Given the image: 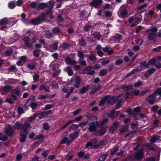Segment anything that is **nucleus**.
<instances>
[{
	"label": "nucleus",
	"mask_w": 161,
	"mask_h": 161,
	"mask_svg": "<svg viewBox=\"0 0 161 161\" xmlns=\"http://www.w3.org/2000/svg\"><path fill=\"white\" fill-rule=\"evenodd\" d=\"M158 29L155 27H153L149 29H147L146 32L147 33V38L149 41L156 42L157 39L156 32Z\"/></svg>",
	"instance_id": "nucleus-1"
},
{
	"label": "nucleus",
	"mask_w": 161,
	"mask_h": 161,
	"mask_svg": "<svg viewBox=\"0 0 161 161\" xmlns=\"http://www.w3.org/2000/svg\"><path fill=\"white\" fill-rule=\"evenodd\" d=\"M46 17V15L44 13H42L36 18L31 19V22L32 24L38 25L45 21Z\"/></svg>",
	"instance_id": "nucleus-2"
},
{
	"label": "nucleus",
	"mask_w": 161,
	"mask_h": 161,
	"mask_svg": "<svg viewBox=\"0 0 161 161\" xmlns=\"http://www.w3.org/2000/svg\"><path fill=\"white\" fill-rule=\"evenodd\" d=\"M127 4H125L122 5L120 8L118 12L119 16L122 18L125 17L128 14V11L127 9L128 8Z\"/></svg>",
	"instance_id": "nucleus-3"
},
{
	"label": "nucleus",
	"mask_w": 161,
	"mask_h": 161,
	"mask_svg": "<svg viewBox=\"0 0 161 161\" xmlns=\"http://www.w3.org/2000/svg\"><path fill=\"white\" fill-rule=\"evenodd\" d=\"M4 129L6 133L9 136L12 135L15 131L14 127L9 125H7Z\"/></svg>",
	"instance_id": "nucleus-4"
},
{
	"label": "nucleus",
	"mask_w": 161,
	"mask_h": 161,
	"mask_svg": "<svg viewBox=\"0 0 161 161\" xmlns=\"http://www.w3.org/2000/svg\"><path fill=\"white\" fill-rule=\"evenodd\" d=\"M88 128L89 132H94L97 129V127L98 126V123L93 122L89 124Z\"/></svg>",
	"instance_id": "nucleus-5"
},
{
	"label": "nucleus",
	"mask_w": 161,
	"mask_h": 161,
	"mask_svg": "<svg viewBox=\"0 0 161 161\" xmlns=\"http://www.w3.org/2000/svg\"><path fill=\"white\" fill-rule=\"evenodd\" d=\"M156 99V96L153 93L149 95L147 98L146 100L150 104H153L155 103Z\"/></svg>",
	"instance_id": "nucleus-6"
},
{
	"label": "nucleus",
	"mask_w": 161,
	"mask_h": 161,
	"mask_svg": "<svg viewBox=\"0 0 161 161\" xmlns=\"http://www.w3.org/2000/svg\"><path fill=\"white\" fill-rule=\"evenodd\" d=\"M92 66L86 67L83 70V72L89 75H92L94 74L95 71L94 70H92Z\"/></svg>",
	"instance_id": "nucleus-7"
},
{
	"label": "nucleus",
	"mask_w": 161,
	"mask_h": 161,
	"mask_svg": "<svg viewBox=\"0 0 161 161\" xmlns=\"http://www.w3.org/2000/svg\"><path fill=\"white\" fill-rule=\"evenodd\" d=\"M149 67L148 63L144 61L140 63V65L136 69H138V71L142 70L143 68H148Z\"/></svg>",
	"instance_id": "nucleus-8"
},
{
	"label": "nucleus",
	"mask_w": 161,
	"mask_h": 161,
	"mask_svg": "<svg viewBox=\"0 0 161 161\" xmlns=\"http://www.w3.org/2000/svg\"><path fill=\"white\" fill-rule=\"evenodd\" d=\"M79 132V130L75 131L74 133H71L69 135V142H71L74 139L77 138L78 136Z\"/></svg>",
	"instance_id": "nucleus-9"
},
{
	"label": "nucleus",
	"mask_w": 161,
	"mask_h": 161,
	"mask_svg": "<svg viewBox=\"0 0 161 161\" xmlns=\"http://www.w3.org/2000/svg\"><path fill=\"white\" fill-rule=\"evenodd\" d=\"M75 87H76L75 83L74 82V81L71 80L68 85V92H70V93H72L73 92V90Z\"/></svg>",
	"instance_id": "nucleus-10"
},
{
	"label": "nucleus",
	"mask_w": 161,
	"mask_h": 161,
	"mask_svg": "<svg viewBox=\"0 0 161 161\" xmlns=\"http://www.w3.org/2000/svg\"><path fill=\"white\" fill-rule=\"evenodd\" d=\"M103 3V1L102 0H96L90 2L89 4L96 8L98 6L99 4L102 3Z\"/></svg>",
	"instance_id": "nucleus-11"
},
{
	"label": "nucleus",
	"mask_w": 161,
	"mask_h": 161,
	"mask_svg": "<svg viewBox=\"0 0 161 161\" xmlns=\"http://www.w3.org/2000/svg\"><path fill=\"white\" fill-rule=\"evenodd\" d=\"M110 97H111V96L110 95H107L105 96L101 99L99 103V105L100 106H103L105 102L106 101H107V100L110 99Z\"/></svg>",
	"instance_id": "nucleus-12"
},
{
	"label": "nucleus",
	"mask_w": 161,
	"mask_h": 161,
	"mask_svg": "<svg viewBox=\"0 0 161 161\" xmlns=\"http://www.w3.org/2000/svg\"><path fill=\"white\" fill-rule=\"evenodd\" d=\"M65 61L67 64H69L71 65H75L77 63V61L75 60L71 59L69 57L66 58Z\"/></svg>",
	"instance_id": "nucleus-13"
},
{
	"label": "nucleus",
	"mask_w": 161,
	"mask_h": 161,
	"mask_svg": "<svg viewBox=\"0 0 161 161\" xmlns=\"http://www.w3.org/2000/svg\"><path fill=\"white\" fill-rule=\"evenodd\" d=\"M113 125L110 129L109 132L110 134L114 133V131H115L117 127L119 125V123L118 122H116L113 123Z\"/></svg>",
	"instance_id": "nucleus-14"
},
{
	"label": "nucleus",
	"mask_w": 161,
	"mask_h": 161,
	"mask_svg": "<svg viewBox=\"0 0 161 161\" xmlns=\"http://www.w3.org/2000/svg\"><path fill=\"white\" fill-rule=\"evenodd\" d=\"M120 96H118L117 97H114L109 99L107 101V103L109 105H112L114 103L115 101L117 100L118 98Z\"/></svg>",
	"instance_id": "nucleus-15"
},
{
	"label": "nucleus",
	"mask_w": 161,
	"mask_h": 161,
	"mask_svg": "<svg viewBox=\"0 0 161 161\" xmlns=\"http://www.w3.org/2000/svg\"><path fill=\"white\" fill-rule=\"evenodd\" d=\"M74 81V82L75 83L76 86V87L78 88L79 87V84L81 81V78L78 76H77L75 79L72 80Z\"/></svg>",
	"instance_id": "nucleus-16"
},
{
	"label": "nucleus",
	"mask_w": 161,
	"mask_h": 161,
	"mask_svg": "<svg viewBox=\"0 0 161 161\" xmlns=\"http://www.w3.org/2000/svg\"><path fill=\"white\" fill-rule=\"evenodd\" d=\"M143 150H141L135 155V158L136 159H141L143 158Z\"/></svg>",
	"instance_id": "nucleus-17"
},
{
	"label": "nucleus",
	"mask_w": 161,
	"mask_h": 161,
	"mask_svg": "<svg viewBox=\"0 0 161 161\" xmlns=\"http://www.w3.org/2000/svg\"><path fill=\"white\" fill-rule=\"evenodd\" d=\"M103 50L104 52L108 53L109 55L112 54L113 52V50L109 46H107L103 48Z\"/></svg>",
	"instance_id": "nucleus-18"
},
{
	"label": "nucleus",
	"mask_w": 161,
	"mask_h": 161,
	"mask_svg": "<svg viewBox=\"0 0 161 161\" xmlns=\"http://www.w3.org/2000/svg\"><path fill=\"white\" fill-rule=\"evenodd\" d=\"M89 87L90 86L89 85H87L85 86L82 87L80 90L79 93L80 94H84L88 90Z\"/></svg>",
	"instance_id": "nucleus-19"
},
{
	"label": "nucleus",
	"mask_w": 161,
	"mask_h": 161,
	"mask_svg": "<svg viewBox=\"0 0 161 161\" xmlns=\"http://www.w3.org/2000/svg\"><path fill=\"white\" fill-rule=\"evenodd\" d=\"M89 147H90L91 148L95 149L99 147V145H92V143L91 142H88L86 143L85 145V147L86 148H87Z\"/></svg>",
	"instance_id": "nucleus-20"
},
{
	"label": "nucleus",
	"mask_w": 161,
	"mask_h": 161,
	"mask_svg": "<svg viewBox=\"0 0 161 161\" xmlns=\"http://www.w3.org/2000/svg\"><path fill=\"white\" fill-rule=\"evenodd\" d=\"M101 87V86L100 85L97 86L90 91V93L92 94L95 93L97 91L100 90Z\"/></svg>",
	"instance_id": "nucleus-21"
},
{
	"label": "nucleus",
	"mask_w": 161,
	"mask_h": 161,
	"mask_svg": "<svg viewBox=\"0 0 161 161\" xmlns=\"http://www.w3.org/2000/svg\"><path fill=\"white\" fill-rule=\"evenodd\" d=\"M106 132V130L105 128L102 127L101 129L98 130L96 134L97 136H102Z\"/></svg>",
	"instance_id": "nucleus-22"
},
{
	"label": "nucleus",
	"mask_w": 161,
	"mask_h": 161,
	"mask_svg": "<svg viewBox=\"0 0 161 161\" xmlns=\"http://www.w3.org/2000/svg\"><path fill=\"white\" fill-rule=\"evenodd\" d=\"M129 127L127 125L124 126L120 130V133L123 135L125 133L127 132L128 130Z\"/></svg>",
	"instance_id": "nucleus-23"
},
{
	"label": "nucleus",
	"mask_w": 161,
	"mask_h": 161,
	"mask_svg": "<svg viewBox=\"0 0 161 161\" xmlns=\"http://www.w3.org/2000/svg\"><path fill=\"white\" fill-rule=\"evenodd\" d=\"M150 89H146V88H144L142 90V92H140V96H142L145 95L147 93L150 92Z\"/></svg>",
	"instance_id": "nucleus-24"
},
{
	"label": "nucleus",
	"mask_w": 161,
	"mask_h": 161,
	"mask_svg": "<svg viewBox=\"0 0 161 161\" xmlns=\"http://www.w3.org/2000/svg\"><path fill=\"white\" fill-rule=\"evenodd\" d=\"M36 64L35 63H31L28 64L27 65V67L30 70H32L36 68Z\"/></svg>",
	"instance_id": "nucleus-25"
},
{
	"label": "nucleus",
	"mask_w": 161,
	"mask_h": 161,
	"mask_svg": "<svg viewBox=\"0 0 161 161\" xmlns=\"http://www.w3.org/2000/svg\"><path fill=\"white\" fill-rule=\"evenodd\" d=\"M74 121V120H70L68 121L65 125H63L60 130H62L67 127L70 124Z\"/></svg>",
	"instance_id": "nucleus-26"
},
{
	"label": "nucleus",
	"mask_w": 161,
	"mask_h": 161,
	"mask_svg": "<svg viewBox=\"0 0 161 161\" xmlns=\"http://www.w3.org/2000/svg\"><path fill=\"white\" fill-rule=\"evenodd\" d=\"M79 43L80 46H82L84 47L86 46V43L85 40L83 38H81L79 41Z\"/></svg>",
	"instance_id": "nucleus-27"
},
{
	"label": "nucleus",
	"mask_w": 161,
	"mask_h": 161,
	"mask_svg": "<svg viewBox=\"0 0 161 161\" xmlns=\"http://www.w3.org/2000/svg\"><path fill=\"white\" fill-rule=\"evenodd\" d=\"M133 89L132 85H130L128 86H125L123 87L122 89L125 91H127L132 90Z\"/></svg>",
	"instance_id": "nucleus-28"
},
{
	"label": "nucleus",
	"mask_w": 161,
	"mask_h": 161,
	"mask_svg": "<svg viewBox=\"0 0 161 161\" xmlns=\"http://www.w3.org/2000/svg\"><path fill=\"white\" fill-rule=\"evenodd\" d=\"M93 35L98 40H100V38L102 37V35H100V33L97 31L94 32Z\"/></svg>",
	"instance_id": "nucleus-29"
},
{
	"label": "nucleus",
	"mask_w": 161,
	"mask_h": 161,
	"mask_svg": "<svg viewBox=\"0 0 161 161\" xmlns=\"http://www.w3.org/2000/svg\"><path fill=\"white\" fill-rule=\"evenodd\" d=\"M77 56L79 58V60H82L84 58V54L81 51H78L77 52Z\"/></svg>",
	"instance_id": "nucleus-30"
},
{
	"label": "nucleus",
	"mask_w": 161,
	"mask_h": 161,
	"mask_svg": "<svg viewBox=\"0 0 161 161\" xmlns=\"http://www.w3.org/2000/svg\"><path fill=\"white\" fill-rule=\"evenodd\" d=\"M160 138V137L158 136H155L152 138L150 139V141L151 142L154 143L156 141Z\"/></svg>",
	"instance_id": "nucleus-31"
},
{
	"label": "nucleus",
	"mask_w": 161,
	"mask_h": 161,
	"mask_svg": "<svg viewBox=\"0 0 161 161\" xmlns=\"http://www.w3.org/2000/svg\"><path fill=\"white\" fill-rule=\"evenodd\" d=\"M138 71V69H133L131 72L128 73L126 75L125 77L126 78H128L129 76L133 74L135 72H137Z\"/></svg>",
	"instance_id": "nucleus-32"
},
{
	"label": "nucleus",
	"mask_w": 161,
	"mask_h": 161,
	"mask_svg": "<svg viewBox=\"0 0 161 161\" xmlns=\"http://www.w3.org/2000/svg\"><path fill=\"white\" fill-rule=\"evenodd\" d=\"M38 114L35 113L32 116H31V117H29L28 118V121L29 122H31L33 120L35 119L36 117L38 115Z\"/></svg>",
	"instance_id": "nucleus-33"
},
{
	"label": "nucleus",
	"mask_w": 161,
	"mask_h": 161,
	"mask_svg": "<svg viewBox=\"0 0 161 161\" xmlns=\"http://www.w3.org/2000/svg\"><path fill=\"white\" fill-rule=\"evenodd\" d=\"M28 133V131L27 130H24L22 131L20 133V136H24L26 137Z\"/></svg>",
	"instance_id": "nucleus-34"
},
{
	"label": "nucleus",
	"mask_w": 161,
	"mask_h": 161,
	"mask_svg": "<svg viewBox=\"0 0 161 161\" xmlns=\"http://www.w3.org/2000/svg\"><path fill=\"white\" fill-rule=\"evenodd\" d=\"M78 127V125H77L73 124L69 127V131H71V130H74L77 129Z\"/></svg>",
	"instance_id": "nucleus-35"
},
{
	"label": "nucleus",
	"mask_w": 161,
	"mask_h": 161,
	"mask_svg": "<svg viewBox=\"0 0 161 161\" xmlns=\"http://www.w3.org/2000/svg\"><path fill=\"white\" fill-rule=\"evenodd\" d=\"M20 89L19 87H17L13 90L14 93L18 96L20 93Z\"/></svg>",
	"instance_id": "nucleus-36"
},
{
	"label": "nucleus",
	"mask_w": 161,
	"mask_h": 161,
	"mask_svg": "<svg viewBox=\"0 0 161 161\" xmlns=\"http://www.w3.org/2000/svg\"><path fill=\"white\" fill-rule=\"evenodd\" d=\"M153 93L155 96L159 95L161 96V88H158L153 92Z\"/></svg>",
	"instance_id": "nucleus-37"
},
{
	"label": "nucleus",
	"mask_w": 161,
	"mask_h": 161,
	"mask_svg": "<svg viewBox=\"0 0 161 161\" xmlns=\"http://www.w3.org/2000/svg\"><path fill=\"white\" fill-rule=\"evenodd\" d=\"M8 21V19L7 18H3L0 20V25H3L7 23Z\"/></svg>",
	"instance_id": "nucleus-38"
},
{
	"label": "nucleus",
	"mask_w": 161,
	"mask_h": 161,
	"mask_svg": "<svg viewBox=\"0 0 161 161\" xmlns=\"http://www.w3.org/2000/svg\"><path fill=\"white\" fill-rule=\"evenodd\" d=\"M48 6L47 4L46 3H41L39 5V7L41 9H44L45 8Z\"/></svg>",
	"instance_id": "nucleus-39"
},
{
	"label": "nucleus",
	"mask_w": 161,
	"mask_h": 161,
	"mask_svg": "<svg viewBox=\"0 0 161 161\" xmlns=\"http://www.w3.org/2000/svg\"><path fill=\"white\" fill-rule=\"evenodd\" d=\"M156 62V59L154 58H152L150 59L148 62V66L149 65H153Z\"/></svg>",
	"instance_id": "nucleus-40"
},
{
	"label": "nucleus",
	"mask_w": 161,
	"mask_h": 161,
	"mask_svg": "<svg viewBox=\"0 0 161 161\" xmlns=\"http://www.w3.org/2000/svg\"><path fill=\"white\" fill-rule=\"evenodd\" d=\"M66 69L67 71L68 75L69 76H71L73 75V72L71 69L70 67L66 68Z\"/></svg>",
	"instance_id": "nucleus-41"
},
{
	"label": "nucleus",
	"mask_w": 161,
	"mask_h": 161,
	"mask_svg": "<svg viewBox=\"0 0 161 161\" xmlns=\"http://www.w3.org/2000/svg\"><path fill=\"white\" fill-rule=\"evenodd\" d=\"M60 30L57 27H55L52 30V32L54 34L59 33L60 32Z\"/></svg>",
	"instance_id": "nucleus-42"
},
{
	"label": "nucleus",
	"mask_w": 161,
	"mask_h": 161,
	"mask_svg": "<svg viewBox=\"0 0 161 161\" xmlns=\"http://www.w3.org/2000/svg\"><path fill=\"white\" fill-rule=\"evenodd\" d=\"M107 73V72L106 70L103 69L100 71L99 74L101 76H103L105 75Z\"/></svg>",
	"instance_id": "nucleus-43"
},
{
	"label": "nucleus",
	"mask_w": 161,
	"mask_h": 161,
	"mask_svg": "<svg viewBox=\"0 0 161 161\" xmlns=\"http://www.w3.org/2000/svg\"><path fill=\"white\" fill-rule=\"evenodd\" d=\"M142 20V15H139L138 16L135 18V22L137 23H139Z\"/></svg>",
	"instance_id": "nucleus-44"
},
{
	"label": "nucleus",
	"mask_w": 161,
	"mask_h": 161,
	"mask_svg": "<svg viewBox=\"0 0 161 161\" xmlns=\"http://www.w3.org/2000/svg\"><path fill=\"white\" fill-rule=\"evenodd\" d=\"M156 70V69L153 68H152L149 69L147 71V73L149 75L153 74Z\"/></svg>",
	"instance_id": "nucleus-45"
},
{
	"label": "nucleus",
	"mask_w": 161,
	"mask_h": 161,
	"mask_svg": "<svg viewBox=\"0 0 161 161\" xmlns=\"http://www.w3.org/2000/svg\"><path fill=\"white\" fill-rule=\"evenodd\" d=\"M40 50L36 49L33 52V54L34 56L36 57H38L39 55Z\"/></svg>",
	"instance_id": "nucleus-46"
},
{
	"label": "nucleus",
	"mask_w": 161,
	"mask_h": 161,
	"mask_svg": "<svg viewBox=\"0 0 161 161\" xmlns=\"http://www.w3.org/2000/svg\"><path fill=\"white\" fill-rule=\"evenodd\" d=\"M142 82L141 81H138V82L134 84V86L135 87H138L142 85Z\"/></svg>",
	"instance_id": "nucleus-47"
},
{
	"label": "nucleus",
	"mask_w": 161,
	"mask_h": 161,
	"mask_svg": "<svg viewBox=\"0 0 161 161\" xmlns=\"http://www.w3.org/2000/svg\"><path fill=\"white\" fill-rule=\"evenodd\" d=\"M133 93V95L135 96H137L138 95H140V92L139 90H134L132 92Z\"/></svg>",
	"instance_id": "nucleus-48"
},
{
	"label": "nucleus",
	"mask_w": 161,
	"mask_h": 161,
	"mask_svg": "<svg viewBox=\"0 0 161 161\" xmlns=\"http://www.w3.org/2000/svg\"><path fill=\"white\" fill-rule=\"evenodd\" d=\"M108 156V155H103L100 157L98 159V161H104L106 159L107 157Z\"/></svg>",
	"instance_id": "nucleus-49"
},
{
	"label": "nucleus",
	"mask_w": 161,
	"mask_h": 161,
	"mask_svg": "<svg viewBox=\"0 0 161 161\" xmlns=\"http://www.w3.org/2000/svg\"><path fill=\"white\" fill-rule=\"evenodd\" d=\"M92 25H85L83 27V29L84 30V31H88L91 28H92Z\"/></svg>",
	"instance_id": "nucleus-50"
},
{
	"label": "nucleus",
	"mask_w": 161,
	"mask_h": 161,
	"mask_svg": "<svg viewBox=\"0 0 161 161\" xmlns=\"http://www.w3.org/2000/svg\"><path fill=\"white\" fill-rule=\"evenodd\" d=\"M90 60L92 61H96L97 60V58L96 56L92 54H91L89 57Z\"/></svg>",
	"instance_id": "nucleus-51"
},
{
	"label": "nucleus",
	"mask_w": 161,
	"mask_h": 161,
	"mask_svg": "<svg viewBox=\"0 0 161 161\" xmlns=\"http://www.w3.org/2000/svg\"><path fill=\"white\" fill-rule=\"evenodd\" d=\"M13 53L12 49H9L6 51L5 52L6 56H10Z\"/></svg>",
	"instance_id": "nucleus-52"
},
{
	"label": "nucleus",
	"mask_w": 161,
	"mask_h": 161,
	"mask_svg": "<svg viewBox=\"0 0 161 161\" xmlns=\"http://www.w3.org/2000/svg\"><path fill=\"white\" fill-rule=\"evenodd\" d=\"M159 108V107L157 105H156L154 106H153L151 108V110L152 111L154 112H155L157 113L156 111Z\"/></svg>",
	"instance_id": "nucleus-53"
},
{
	"label": "nucleus",
	"mask_w": 161,
	"mask_h": 161,
	"mask_svg": "<svg viewBox=\"0 0 161 161\" xmlns=\"http://www.w3.org/2000/svg\"><path fill=\"white\" fill-rule=\"evenodd\" d=\"M16 67L15 65L10 66L8 69V71L9 72H13L16 69Z\"/></svg>",
	"instance_id": "nucleus-54"
},
{
	"label": "nucleus",
	"mask_w": 161,
	"mask_h": 161,
	"mask_svg": "<svg viewBox=\"0 0 161 161\" xmlns=\"http://www.w3.org/2000/svg\"><path fill=\"white\" fill-rule=\"evenodd\" d=\"M10 89L11 86L8 85L5 86L3 88L4 91L6 92H8Z\"/></svg>",
	"instance_id": "nucleus-55"
},
{
	"label": "nucleus",
	"mask_w": 161,
	"mask_h": 161,
	"mask_svg": "<svg viewBox=\"0 0 161 161\" xmlns=\"http://www.w3.org/2000/svg\"><path fill=\"white\" fill-rule=\"evenodd\" d=\"M98 141L96 138H94L92 140V141L91 142L92 143V145H99L97 144V143Z\"/></svg>",
	"instance_id": "nucleus-56"
},
{
	"label": "nucleus",
	"mask_w": 161,
	"mask_h": 161,
	"mask_svg": "<svg viewBox=\"0 0 161 161\" xmlns=\"http://www.w3.org/2000/svg\"><path fill=\"white\" fill-rule=\"evenodd\" d=\"M138 124V122L136 121H135L131 125V128L134 129L135 127Z\"/></svg>",
	"instance_id": "nucleus-57"
},
{
	"label": "nucleus",
	"mask_w": 161,
	"mask_h": 161,
	"mask_svg": "<svg viewBox=\"0 0 161 161\" xmlns=\"http://www.w3.org/2000/svg\"><path fill=\"white\" fill-rule=\"evenodd\" d=\"M23 125L24 128V130H26L30 127V124L28 123H25L24 124H23Z\"/></svg>",
	"instance_id": "nucleus-58"
},
{
	"label": "nucleus",
	"mask_w": 161,
	"mask_h": 161,
	"mask_svg": "<svg viewBox=\"0 0 161 161\" xmlns=\"http://www.w3.org/2000/svg\"><path fill=\"white\" fill-rule=\"evenodd\" d=\"M122 100V98H121V99L118 100V103L117 104V108H119L120 107L121 105V103Z\"/></svg>",
	"instance_id": "nucleus-59"
},
{
	"label": "nucleus",
	"mask_w": 161,
	"mask_h": 161,
	"mask_svg": "<svg viewBox=\"0 0 161 161\" xmlns=\"http://www.w3.org/2000/svg\"><path fill=\"white\" fill-rule=\"evenodd\" d=\"M18 111L19 114H21L22 113H24V112L23 109L22 108L20 107H19L18 109Z\"/></svg>",
	"instance_id": "nucleus-60"
},
{
	"label": "nucleus",
	"mask_w": 161,
	"mask_h": 161,
	"mask_svg": "<svg viewBox=\"0 0 161 161\" xmlns=\"http://www.w3.org/2000/svg\"><path fill=\"white\" fill-rule=\"evenodd\" d=\"M54 105L53 104H48L46 105L44 108V110H47L51 108L54 106Z\"/></svg>",
	"instance_id": "nucleus-61"
},
{
	"label": "nucleus",
	"mask_w": 161,
	"mask_h": 161,
	"mask_svg": "<svg viewBox=\"0 0 161 161\" xmlns=\"http://www.w3.org/2000/svg\"><path fill=\"white\" fill-rule=\"evenodd\" d=\"M79 63L81 65L85 66L86 65V62L85 60H79Z\"/></svg>",
	"instance_id": "nucleus-62"
},
{
	"label": "nucleus",
	"mask_w": 161,
	"mask_h": 161,
	"mask_svg": "<svg viewBox=\"0 0 161 161\" xmlns=\"http://www.w3.org/2000/svg\"><path fill=\"white\" fill-rule=\"evenodd\" d=\"M69 44L68 43H64L62 46L64 49H65L69 47Z\"/></svg>",
	"instance_id": "nucleus-63"
},
{
	"label": "nucleus",
	"mask_w": 161,
	"mask_h": 161,
	"mask_svg": "<svg viewBox=\"0 0 161 161\" xmlns=\"http://www.w3.org/2000/svg\"><path fill=\"white\" fill-rule=\"evenodd\" d=\"M60 72V70H58L57 71L55 72L52 75L53 77H56L57 75Z\"/></svg>",
	"instance_id": "nucleus-64"
}]
</instances>
